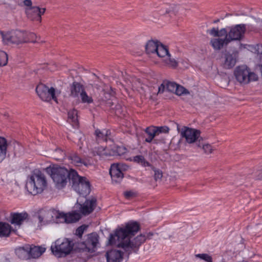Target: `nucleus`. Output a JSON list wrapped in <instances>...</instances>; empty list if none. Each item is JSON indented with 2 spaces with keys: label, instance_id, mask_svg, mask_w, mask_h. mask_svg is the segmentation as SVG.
Returning <instances> with one entry per match:
<instances>
[{
  "label": "nucleus",
  "instance_id": "30",
  "mask_svg": "<svg viewBox=\"0 0 262 262\" xmlns=\"http://www.w3.org/2000/svg\"><path fill=\"white\" fill-rule=\"evenodd\" d=\"M156 53L160 57L169 56V53L167 47L161 43L159 44L157 51Z\"/></svg>",
  "mask_w": 262,
  "mask_h": 262
},
{
  "label": "nucleus",
  "instance_id": "13",
  "mask_svg": "<svg viewBox=\"0 0 262 262\" xmlns=\"http://www.w3.org/2000/svg\"><path fill=\"white\" fill-rule=\"evenodd\" d=\"M237 60V55L236 53L226 51L220 58L221 65L224 69H231L235 66Z\"/></svg>",
  "mask_w": 262,
  "mask_h": 262
},
{
  "label": "nucleus",
  "instance_id": "4",
  "mask_svg": "<svg viewBox=\"0 0 262 262\" xmlns=\"http://www.w3.org/2000/svg\"><path fill=\"white\" fill-rule=\"evenodd\" d=\"M47 170L50 174L56 187L59 189L64 188L68 181L71 182L72 172L76 171L73 169L69 170L65 167L58 166L48 167Z\"/></svg>",
  "mask_w": 262,
  "mask_h": 262
},
{
  "label": "nucleus",
  "instance_id": "35",
  "mask_svg": "<svg viewBox=\"0 0 262 262\" xmlns=\"http://www.w3.org/2000/svg\"><path fill=\"white\" fill-rule=\"evenodd\" d=\"M80 96L81 99V102L83 103L90 104L93 102L92 97L88 96L85 90L82 92Z\"/></svg>",
  "mask_w": 262,
  "mask_h": 262
},
{
  "label": "nucleus",
  "instance_id": "55",
  "mask_svg": "<svg viewBox=\"0 0 262 262\" xmlns=\"http://www.w3.org/2000/svg\"><path fill=\"white\" fill-rule=\"evenodd\" d=\"M154 138H151V137L149 136L145 139V141L147 143H150L152 141Z\"/></svg>",
  "mask_w": 262,
  "mask_h": 262
},
{
  "label": "nucleus",
  "instance_id": "2",
  "mask_svg": "<svg viewBox=\"0 0 262 262\" xmlns=\"http://www.w3.org/2000/svg\"><path fill=\"white\" fill-rule=\"evenodd\" d=\"M99 243V236L96 233H91L84 236L82 241L76 242L75 251L77 256L82 261H86L91 257V254L95 252Z\"/></svg>",
  "mask_w": 262,
  "mask_h": 262
},
{
  "label": "nucleus",
  "instance_id": "33",
  "mask_svg": "<svg viewBox=\"0 0 262 262\" xmlns=\"http://www.w3.org/2000/svg\"><path fill=\"white\" fill-rule=\"evenodd\" d=\"M24 43L28 42H35L36 41V35L35 33L32 32H28L24 31Z\"/></svg>",
  "mask_w": 262,
  "mask_h": 262
},
{
  "label": "nucleus",
  "instance_id": "15",
  "mask_svg": "<svg viewBox=\"0 0 262 262\" xmlns=\"http://www.w3.org/2000/svg\"><path fill=\"white\" fill-rule=\"evenodd\" d=\"M97 200L95 198L91 200H86L84 203L81 205L78 204L79 211L84 215H89L92 213L96 206Z\"/></svg>",
  "mask_w": 262,
  "mask_h": 262
},
{
  "label": "nucleus",
  "instance_id": "59",
  "mask_svg": "<svg viewBox=\"0 0 262 262\" xmlns=\"http://www.w3.org/2000/svg\"><path fill=\"white\" fill-rule=\"evenodd\" d=\"M152 233H149L148 234V237H149L150 236H152Z\"/></svg>",
  "mask_w": 262,
  "mask_h": 262
},
{
  "label": "nucleus",
  "instance_id": "3",
  "mask_svg": "<svg viewBox=\"0 0 262 262\" xmlns=\"http://www.w3.org/2000/svg\"><path fill=\"white\" fill-rule=\"evenodd\" d=\"M47 185L45 174L38 169H35L28 177L26 188L30 194L35 195L41 193L46 188Z\"/></svg>",
  "mask_w": 262,
  "mask_h": 262
},
{
  "label": "nucleus",
  "instance_id": "47",
  "mask_svg": "<svg viewBox=\"0 0 262 262\" xmlns=\"http://www.w3.org/2000/svg\"><path fill=\"white\" fill-rule=\"evenodd\" d=\"M67 214L59 211V215H57L56 222H66Z\"/></svg>",
  "mask_w": 262,
  "mask_h": 262
},
{
  "label": "nucleus",
  "instance_id": "48",
  "mask_svg": "<svg viewBox=\"0 0 262 262\" xmlns=\"http://www.w3.org/2000/svg\"><path fill=\"white\" fill-rule=\"evenodd\" d=\"M32 7H30L27 10L26 13H27V16L28 18H29L30 19H31L32 20H37V18H35V17H36L35 16V13L32 12Z\"/></svg>",
  "mask_w": 262,
  "mask_h": 262
},
{
  "label": "nucleus",
  "instance_id": "10",
  "mask_svg": "<svg viewBox=\"0 0 262 262\" xmlns=\"http://www.w3.org/2000/svg\"><path fill=\"white\" fill-rule=\"evenodd\" d=\"M36 92L39 98L43 101H49L52 99L57 102L55 90L52 87L49 89L43 84H39L36 88Z\"/></svg>",
  "mask_w": 262,
  "mask_h": 262
},
{
  "label": "nucleus",
  "instance_id": "36",
  "mask_svg": "<svg viewBox=\"0 0 262 262\" xmlns=\"http://www.w3.org/2000/svg\"><path fill=\"white\" fill-rule=\"evenodd\" d=\"M66 156L65 152L60 148H57L55 150L54 157L55 159L57 161L62 160Z\"/></svg>",
  "mask_w": 262,
  "mask_h": 262
},
{
  "label": "nucleus",
  "instance_id": "32",
  "mask_svg": "<svg viewBox=\"0 0 262 262\" xmlns=\"http://www.w3.org/2000/svg\"><path fill=\"white\" fill-rule=\"evenodd\" d=\"M133 161L135 162H136L144 167H146V166L150 167V166L151 165V164L148 161H147L146 160V159L144 158V157L141 155H138V156L134 157Z\"/></svg>",
  "mask_w": 262,
  "mask_h": 262
},
{
  "label": "nucleus",
  "instance_id": "22",
  "mask_svg": "<svg viewBox=\"0 0 262 262\" xmlns=\"http://www.w3.org/2000/svg\"><path fill=\"white\" fill-rule=\"evenodd\" d=\"M15 230L8 223L5 222H0V237H9L12 232Z\"/></svg>",
  "mask_w": 262,
  "mask_h": 262
},
{
  "label": "nucleus",
  "instance_id": "61",
  "mask_svg": "<svg viewBox=\"0 0 262 262\" xmlns=\"http://www.w3.org/2000/svg\"><path fill=\"white\" fill-rule=\"evenodd\" d=\"M79 135H81V134L79 133ZM78 136L79 137V136Z\"/></svg>",
  "mask_w": 262,
  "mask_h": 262
},
{
  "label": "nucleus",
  "instance_id": "58",
  "mask_svg": "<svg viewBox=\"0 0 262 262\" xmlns=\"http://www.w3.org/2000/svg\"><path fill=\"white\" fill-rule=\"evenodd\" d=\"M169 13V11H168L167 9H166V11H165V13ZM161 14H165V13H162V12Z\"/></svg>",
  "mask_w": 262,
  "mask_h": 262
},
{
  "label": "nucleus",
  "instance_id": "6",
  "mask_svg": "<svg viewBox=\"0 0 262 262\" xmlns=\"http://www.w3.org/2000/svg\"><path fill=\"white\" fill-rule=\"evenodd\" d=\"M70 183L73 189L82 195H86L90 192V183L85 177L78 175L76 171L72 172Z\"/></svg>",
  "mask_w": 262,
  "mask_h": 262
},
{
  "label": "nucleus",
  "instance_id": "45",
  "mask_svg": "<svg viewBox=\"0 0 262 262\" xmlns=\"http://www.w3.org/2000/svg\"><path fill=\"white\" fill-rule=\"evenodd\" d=\"M87 226L85 225H81L75 231V235L79 238H81L84 230L86 229Z\"/></svg>",
  "mask_w": 262,
  "mask_h": 262
},
{
  "label": "nucleus",
  "instance_id": "29",
  "mask_svg": "<svg viewBox=\"0 0 262 262\" xmlns=\"http://www.w3.org/2000/svg\"><path fill=\"white\" fill-rule=\"evenodd\" d=\"M51 209L49 210H42L38 215V219L40 223H42L43 221L45 222H51Z\"/></svg>",
  "mask_w": 262,
  "mask_h": 262
},
{
  "label": "nucleus",
  "instance_id": "11",
  "mask_svg": "<svg viewBox=\"0 0 262 262\" xmlns=\"http://www.w3.org/2000/svg\"><path fill=\"white\" fill-rule=\"evenodd\" d=\"M228 35L227 37L229 42L233 40H240L244 36L246 30L245 24H239L228 27Z\"/></svg>",
  "mask_w": 262,
  "mask_h": 262
},
{
  "label": "nucleus",
  "instance_id": "53",
  "mask_svg": "<svg viewBox=\"0 0 262 262\" xmlns=\"http://www.w3.org/2000/svg\"><path fill=\"white\" fill-rule=\"evenodd\" d=\"M51 221H56L57 215H59V211L54 209H51Z\"/></svg>",
  "mask_w": 262,
  "mask_h": 262
},
{
  "label": "nucleus",
  "instance_id": "7",
  "mask_svg": "<svg viewBox=\"0 0 262 262\" xmlns=\"http://www.w3.org/2000/svg\"><path fill=\"white\" fill-rule=\"evenodd\" d=\"M236 80L241 84H246L251 81H256L258 77L256 74L251 71L245 65L237 67L234 72Z\"/></svg>",
  "mask_w": 262,
  "mask_h": 262
},
{
  "label": "nucleus",
  "instance_id": "21",
  "mask_svg": "<svg viewBox=\"0 0 262 262\" xmlns=\"http://www.w3.org/2000/svg\"><path fill=\"white\" fill-rule=\"evenodd\" d=\"M229 40L227 37L224 38H213L210 40V44L214 50H219L223 48L224 46H227L229 43Z\"/></svg>",
  "mask_w": 262,
  "mask_h": 262
},
{
  "label": "nucleus",
  "instance_id": "60",
  "mask_svg": "<svg viewBox=\"0 0 262 262\" xmlns=\"http://www.w3.org/2000/svg\"><path fill=\"white\" fill-rule=\"evenodd\" d=\"M228 14H226V16H228Z\"/></svg>",
  "mask_w": 262,
  "mask_h": 262
},
{
  "label": "nucleus",
  "instance_id": "14",
  "mask_svg": "<svg viewBox=\"0 0 262 262\" xmlns=\"http://www.w3.org/2000/svg\"><path fill=\"white\" fill-rule=\"evenodd\" d=\"M127 152V149L124 146H114L111 149L101 147L99 148L97 154L101 157L121 156Z\"/></svg>",
  "mask_w": 262,
  "mask_h": 262
},
{
  "label": "nucleus",
  "instance_id": "56",
  "mask_svg": "<svg viewBox=\"0 0 262 262\" xmlns=\"http://www.w3.org/2000/svg\"><path fill=\"white\" fill-rule=\"evenodd\" d=\"M257 179L259 180H262V169L259 172L257 175Z\"/></svg>",
  "mask_w": 262,
  "mask_h": 262
},
{
  "label": "nucleus",
  "instance_id": "41",
  "mask_svg": "<svg viewBox=\"0 0 262 262\" xmlns=\"http://www.w3.org/2000/svg\"><path fill=\"white\" fill-rule=\"evenodd\" d=\"M145 132L148 135V136L151 137V138H154L155 137L158 136L155 126L147 127L145 130Z\"/></svg>",
  "mask_w": 262,
  "mask_h": 262
},
{
  "label": "nucleus",
  "instance_id": "25",
  "mask_svg": "<svg viewBox=\"0 0 262 262\" xmlns=\"http://www.w3.org/2000/svg\"><path fill=\"white\" fill-rule=\"evenodd\" d=\"M68 121L71 123L74 127L78 125V111L75 109H73L68 112Z\"/></svg>",
  "mask_w": 262,
  "mask_h": 262
},
{
  "label": "nucleus",
  "instance_id": "24",
  "mask_svg": "<svg viewBox=\"0 0 262 262\" xmlns=\"http://www.w3.org/2000/svg\"><path fill=\"white\" fill-rule=\"evenodd\" d=\"M29 245L19 247L15 250V253L18 257L21 259L26 260L29 259Z\"/></svg>",
  "mask_w": 262,
  "mask_h": 262
},
{
  "label": "nucleus",
  "instance_id": "17",
  "mask_svg": "<svg viewBox=\"0 0 262 262\" xmlns=\"http://www.w3.org/2000/svg\"><path fill=\"white\" fill-rule=\"evenodd\" d=\"M122 255L120 251L112 249L106 253L105 256L107 262H120L122 259Z\"/></svg>",
  "mask_w": 262,
  "mask_h": 262
},
{
  "label": "nucleus",
  "instance_id": "16",
  "mask_svg": "<svg viewBox=\"0 0 262 262\" xmlns=\"http://www.w3.org/2000/svg\"><path fill=\"white\" fill-rule=\"evenodd\" d=\"M29 220V215L26 212H11L10 214V222L15 226H20L23 223Z\"/></svg>",
  "mask_w": 262,
  "mask_h": 262
},
{
  "label": "nucleus",
  "instance_id": "1",
  "mask_svg": "<svg viewBox=\"0 0 262 262\" xmlns=\"http://www.w3.org/2000/svg\"><path fill=\"white\" fill-rule=\"evenodd\" d=\"M140 225L137 222L127 223L124 228L117 229L114 234H111L109 237V244L117 245L119 248H122L128 255L133 252L137 253L140 246L146 239L144 234H141L132 240L123 241L128 236L134 235L139 230Z\"/></svg>",
  "mask_w": 262,
  "mask_h": 262
},
{
  "label": "nucleus",
  "instance_id": "28",
  "mask_svg": "<svg viewBox=\"0 0 262 262\" xmlns=\"http://www.w3.org/2000/svg\"><path fill=\"white\" fill-rule=\"evenodd\" d=\"M110 134V131L109 130L104 129L103 130L101 131L99 129H97L95 130V135L98 142L106 141L108 136Z\"/></svg>",
  "mask_w": 262,
  "mask_h": 262
},
{
  "label": "nucleus",
  "instance_id": "12",
  "mask_svg": "<svg viewBox=\"0 0 262 262\" xmlns=\"http://www.w3.org/2000/svg\"><path fill=\"white\" fill-rule=\"evenodd\" d=\"M128 166L123 163H114L110 168V174L112 180L115 183H119L124 177L123 171H126Z\"/></svg>",
  "mask_w": 262,
  "mask_h": 262
},
{
  "label": "nucleus",
  "instance_id": "31",
  "mask_svg": "<svg viewBox=\"0 0 262 262\" xmlns=\"http://www.w3.org/2000/svg\"><path fill=\"white\" fill-rule=\"evenodd\" d=\"M81 218V215L79 213L76 212L70 213L67 214L66 222L67 223H75L78 221Z\"/></svg>",
  "mask_w": 262,
  "mask_h": 262
},
{
  "label": "nucleus",
  "instance_id": "43",
  "mask_svg": "<svg viewBox=\"0 0 262 262\" xmlns=\"http://www.w3.org/2000/svg\"><path fill=\"white\" fill-rule=\"evenodd\" d=\"M157 132V135L161 133H168L169 131V128L167 126H155Z\"/></svg>",
  "mask_w": 262,
  "mask_h": 262
},
{
  "label": "nucleus",
  "instance_id": "52",
  "mask_svg": "<svg viewBox=\"0 0 262 262\" xmlns=\"http://www.w3.org/2000/svg\"><path fill=\"white\" fill-rule=\"evenodd\" d=\"M207 33L213 37H218L219 36V30L217 28H212L210 30H208Z\"/></svg>",
  "mask_w": 262,
  "mask_h": 262
},
{
  "label": "nucleus",
  "instance_id": "37",
  "mask_svg": "<svg viewBox=\"0 0 262 262\" xmlns=\"http://www.w3.org/2000/svg\"><path fill=\"white\" fill-rule=\"evenodd\" d=\"M150 167L152 170L154 172V178L156 181L161 180L163 177V172L162 170L156 168L152 165H150Z\"/></svg>",
  "mask_w": 262,
  "mask_h": 262
},
{
  "label": "nucleus",
  "instance_id": "50",
  "mask_svg": "<svg viewBox=\"0 0 262 262\" xmlns=\"http://www.w3.org/2000/svg\"><path fill=\"white\" fill-rule=\"evenodd\" d=\"M124 195L127 199H130L137 195V193L133 191H126L124 192Z\"/></svg>",
  "mask_w": 262,
  "mask_h": 262
},
{
  "label": "nucleus",
  "instance_id": "39",
  "mask_svg": "<svg viewBox=\"0 0 262 262\" xmlns=\"http://www.w3.org/2000/svg\"><path fill=\"white\" fill-rule=\"evenodd\" d=\"M174 93H175L178 96H181L183 94H189V92L187 89H186L183 86L177 84Z\"/></svg>",
  "mask_w": 262,
  "mask_h": 262
},
{
  "label": "nucleus",
  "instance_id": "49",
  "mask_svg": "<svg viewBox=\"0 0 262 262\" xmlns=\"http://www.w3.org/2000/svg\"><path fill=\"white\" fill-rule=\"evenodd\" d=\"M201 147L204 150V152L206 154H210L212 152V147L211 145L207 144H203L202 141H201Z\"/></svg>",
  "mask_w": 262,
  "mask_h": 262
},
{
  "label": "nucleus",
  "instance_id": "27",
  "mask_svg": "<svg viewBox=\"0 0 262 262\" xmlns=\"http://www.w3.org/2000/svg\"><path fill=\"white\" fill-rule=\"evenodd\" d=\"M159 42L154 40H149L146 45L145 50L147 54L155 53L157 51Z\"/></svg>",
  "mask_w": 262,
  "mask_h": 262
},
{
  "label": "nucleus",
  "instance_id": "54",
  "mask_svg": "<svg viewBox=\"0 0 262 262\" xmlns=\"http://www.w3.org/2000/svg\"><path fill=\"white\" fill-rule=\"evenodd\" d=\"M24 4L25 6H28V7H32L31 6H32V1L31 0H24Z\"/></svg>",
  "mask_w": 262,
  "mask_h": 262
},
{
  "label": "nucleus",
  "instance_id": "9",
  "mask_svg": "<svg viewBox=\"0 0 262 262\" xmlns=\"http://www.w3.org/2000/svg\"><path fill=\"white\" fill-rule=\"evenodd\" d=\"M181 134L188 143L195 142L198 147H201V141H203V138L200 136L201 132L199 130L185 126L182 128Z\"/></svg>",
  "mask_w": 262,
  "mask_h": 262
},
{
  "label": "nucleus",
  "instance_id": "51",
  "mask_svg": "<svg viewBox=\"0 0 262 262\" xmlns=\"http://www.w3.org/2000/svg\"><path fill=\"white\" fill-rule=\"evenodd\" d=\"M229 30L228 29V27L226 28H222L220 31H219V36L218 37H222L224 36L225 37H227L228 35Z\"/></svg>",
  "mask_w": 262,
  "mask_h": 262
},
{
  "label": "nucleus",
  "instance_id": "44",
  "mask_svg": "<svg viewBox=\"0 0 262 262\" xmlns=\"http://www.w3.org/2000/svg\"><path fill=\"white\" fill-rule=\"evenodd\" d=\"M195 257L203 259L207 262H212L211 256L207 254H198L195 255Z\"/></svg>",
  "mask_w": 262,
  "mask_h": 262
},
{
  "label": "nucleus",
  "instance_id": "19",
  "mask_svg": "<svg viewBox=\"0 0 262 262\" xmlns=\"http://www.w3.org/2000/svg\"><path fill=\"white\" fill-rule=\"evenodd\" d=\"M84 90V87L82 84L74 81L70 86V96L73 98H78L80 96L82 92Z\"/></svg>",
  "mask_w": 262,
  "mask_h": 262
},
{
  "label": "nucleus",
  "instance_id": "23",
  "mask_svg": "<svg viewBox=\"0 0 262 262\" xmlns=\"http://www.w3.org/2000/svg\"><path fill=\"white\" fill-rule=\"evenodd\" d=\"M45 251V248L39 247H31L29 245V259L31 258H37Z\"/></svg>",
  "mask_w": 262,
  "mask_h": 262
},
{
  "label": "nucleus",
  "instance_id": "57",
  "mask_svg": "<svg viewBox=\"0 0 262 262\" xmlns=\"http://www.w3.org/2000/svg\"><path fill=\"white\" fill-rule=\"evenodd\" d=\"M220 21V19H217L214 20H213V23L216 24Z\"/></svg>",
  "mask_w": 262,
  "mask_h": 262
},
{
  "label": "nucleus",
  "instance_id": "5",
  "mask_svg": "<svg viewBox=\"0 0 262 262\" xmlns=\"http://www.w3.org/2000/svg\"><path fill=\"white\" fill-rule=\"evenodd\" d=\"M76 242L67 238H58L51 246L52 253L58 257L67 255L73 249L75 250Z\"/></svg>",
  "mask_w": 262,
  "mask_h": 262
},
{
  "label": "nucleus",
  "instance_id": "38",
  "mask_svg": "<svg viewBox=\"0 0 262 262\" xmlns=\"http://www.w3.org/2000/svg\"><path fill=\"white\" fill-rule=\"evenodd\" d=\"M8 59L7 54L3 51H0V67L6 66L8 63Z\"/></svg>",
  "mask_w": 262,
  "mask_h": 262
},
{
  "label": "nucleus",
  "instance_id": "18",
  "mask_svg": "<svg viewBox=\"0 0 262 262\" xmlns=\"http://www.w3.org/2000/svg\"><path fill=\"white\" fill-rule=\"evenodd\" d=\"M68 159L71 161L72 164L76 166H81L83 165L88 166L89 165L88 162L84 159H82L76 152H70L68 156Z\"/></svg>",
  "mask_w": 262,
  "mask_h": 262
},
{
  "label": "nucleus",
  "instance_id": "42",
  "mask_svg": "<svg viewBox=\"0 0 262 262\" xmlns=\"http://www.w3.org/2000/svg\"><path fill=\"white\" fill-rule=\"evenodd\" d=\"M112 110L115 111L116 115L117 116H120L122 114L124 115L123 114V108L121 105L118 103L117 100L116 101V103H115V105L113 107Z\"/></svg>",
  "mask_w": 262,
  "mask_h": 262
},
{
  "label": "nucleus",
  "instance_id": "26",
  "mask_svg": "<svg viewBox=\"0 0 262 262\" xmlns=\"http://www.w3.org/2000/svg\"><path fill=\"white\" fill-rule=\"evenodd\" d=\"M7 145V140L4 137H0V162L6 157Z\"/></svg>",
  "mask_w": 262,
  "mask_h": 262
},
{
  "label": "nucleus",
  "instance_id": "20",
  "mask_svg": "<svg viewBox=\"0 0 262 262\" xmlns=\"http://www.w3.org/2000/svg\"><path fill=\"white\" fill-rule=\"evenodd\" d=\"M177 84H178L174 82L167 80L163 81L162 83L159 87L158 93H163L165 91L174 93Z\"/></svg>",
  "mask_w": 262,
  "mask_h": 262
},
{
  "label": "nucleus",
  "instance_id": "34",
  "mask_svg": "<svg viewBox=\"0 0 262 262\" xmlns=\"http://www.w3.org/2000/svg\"><path fill=\"white\" fill-rule=\"evenodd\" d=\"M32 11L35 13V18H37V21H41V15L43 14L46 11L45 8L40 9L38 7H32Z\"/></svg>",
  "mask_w": 262,
  "mask_h": 262
},
{
  "label": "nucleus",
  "instance_id": "46",
  "mask_svg": "<svg viewBox=\"0 0 262 262\" xmlns=\"http://www.w3.org/2000/svg\"><path fill=\"white\" fill-rule=\"evenodd\" d=\"M117 100L115 99H108L107 100L104 102V104L106 107H109L112 110L113 107L116 103Z\"/></svg>",
  "mask_w": 262,
  "mask_h": 262
},
{
  "label": "nucleus",
  "instance_id": "40",
  "mask_svg": "<svg viewBox=\"0 0 262 262\" xmlns=\"http://www.w3.org/2000/svg\"><path fill=\"white\" fill-rule=\"evenodd\" d=\"M164 60L165 63L169 67L176 68L178 66L177 61L174 59L170 58V54L169 56H166Z\"/></svg>",
  "mask_w": 262,
  "mask_h": 262
},
{
  "label": "nucleus",
  "instance_id": "8",
  "mask_svg": "<svg viewBox=\"0 0 262 262\" xmlns=\"http://www.w3.org/2000/svg\"><path fill=\"white\" fill-rule=\"evenodd\" d=\"M3 43L6 45L24 43V30H12L10 31H0Z\"/></svg>",
  "mask_w": 262,
  "mask_h": 262
}]
</instances>
